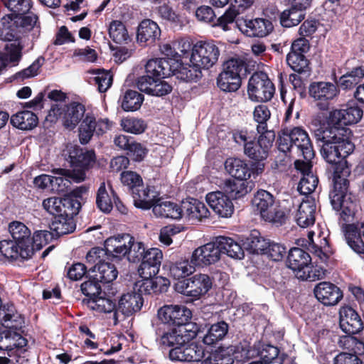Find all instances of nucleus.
Segmentation results:
<instances>
[{
    "label": "nucleus",
    "instance_id": "f257e3e1",
    "mask_svg": "<svg viewBox=\"0 0 364 364\" xmlns=\"http://www.w3.org/2000/svg\"><path fill=\"white\" fill-rule=\"evenodd\" d=\"M314 135L321 155L328 164V178H332L333 188L329 193L331 205L333 210H341V217L347 220L354 213V203L350 197L347 198L350 169L346 158L355 150L352 132L347 127H331L323 122L314 129Z\"/></svg>",
    "mask_w": 364,
    "mask_h": 364
},
{
    "label": "nucleus",
    "instance_id": "f03ea898",
    "mask_svg": "<svg viewBox=\"0 0 364 364\" xmlns=\"http://www.w3.org/2000/svg\"><path fill=\"white\" fill-rule=\"evenodd\" d=\"M223 254L235 259H242L245 256L240 245L232 238L218 236L195 249L191 257V263L197 267H207L219 262Z\"/></svg>",
    "mask_w": 364,
    "mask_h": 364
},
{
    "label": "nucleus",
    "instance_id": "7ed1b4c3",
    "mask_svg": "<svg viewBox=\"0 0 364 364\" xmlns=\"http://www.w3.org/2000/svg\"><path fill=\"white\" fill-rule=\"evenodd\" d=\"M170 67L164 60H149L145 65L144 74L137 77L138 89L147 95L163 97L171 92L172 86L162 80L170 77Z\"/></svg>",
    "mask_w": 364,
    "mask_h": 364
},
{
    "label": "nucleus",
    "instance_id": "20e7f679",
    "mask_svg": "<svg viewBox=\"0 0 364 364\" xmlns=\"http://www.w3.org/2000/svg\"><path fill=\"white\" fill-rule=\"evenodd\" d=\"M278 149L286 154L293 153L310 161L314 156L313 144L308 132L302 127H284L278 133Z\"/></svg>",
    "mask_w": 364,
    "mask_h": 364
},
{
    "label": "nucleus",
    "instance_id": "39448f33",
    "mask_svg": "<svg viewBox=\"0 0 364 364\" xmlns=\"http://www.w3.org/2000/svg\"><path fill=\"white\" fill-rule=\"evenodd\" d=\"M0 38L4 41H16L21 35L33 30L35 27L40 28L38 16L29 11L26 13H11L1 18Z\"/></svg>",
    "mask_w": 364,
    "mask_h": 364
},
{
    "label": "nucleus",
    "instance_id": "423d86ee",
    "mask_svg": "<svg viewBox=\"0 0 364 364\" xmlns=\"http://www.w3.org/2000/svg\"><path fill=\"white\" fill-rule=\"evenodd\" d=\"M4 321L15 322L10 327L0 331V350L6 351L8 356L21 357L27 351L28 341L18 331L24 323V318L21 315L6 314Z\"/></svg>",
    "mask_w": 364,
    "mask_h": 364
},
{
    "label": "nucleus",
    "instance_id": "0eeeda50",
    "mask_svg": "<svg viewBox=\"0 0 364 364\" xmlns=\"http://www.w3.org/2000/svg\"><path fill=\"white\" fill-rule=\"evenodd\" d=\"M120 181L124 186L127 188L131 193L134 205L136 208L142 210H149L153 203L149 200L155 194L156 187L146 185L144 187L141 176L134 171H123L120 174Z\"/></svg>",
    "mask_w": 364,
    "mask_h": 364
},
{
    "label": "nucleus",
    "instance_id": "6e6552de",
    "mask_svg": "<svg viewBox=\"0 0 364 364\" xmlns=\"http://www.w3.org/2000/svg\"><path fill=\"white\" fill-rule=\"evenodd\" d=\"M253 205L257 208L261 218L269 223L282 225L286 223L287 215L282 210L272 194L264 190H259L252 200Z\"/></svg>",
    "mask_w": 364,
    "mask_h": 364
},
{
    "label": "nucleus",
    "instance_id": "1a4fd4ad",
    "mask_svg": "<svg viewBox=\"0 0 364 364\" xmlns=\"http://www.w3.org/2000/svg\"><path fill=\"white\" fill-rule=\"evenodd\" d=\"M85 113V105L78 102H71L63 106L53 105L49 110L46 119L55 122L60 118L65 127L73 129L82 120Z\"/></svg>",
    "mask_w": 364,
    "mask_h": 364
},
{
    "label": "nucleus",
    "instance_id": "9d476101",
    "mask_svg": "<svg viewBox=\"0 0 364 364\" xmlns=\"http://www.w3.org/2000/svg\"><path fill=\"white\" fill-rule=\"evenodd\" d=\"M275 93V87L268 75L263 71L255 72L247 85V94L250 100L257 102L270 101Z\"/></svg>",
    "mask_w": 364,
    "mask_h": 364
},
{
    "label": "nucleus",
    "instance_id": "9b49d317",
    "mask_svg": "<svg viewBox=\"0 0 364 364\" xmlns=\"http://www.w3.org/2000/svg\"><path fill=\"white\" fill-rule=\"evenodd\" d=\"M213 279L206 274H196L187 279L177 282L176 290L185 296L199 299L212 289Z\"/></svg>",
    "mask_w": 364,
    "mask_h": 364
},
{
    "label": "nucleus",
    "instance_id": "f8f14e48",
    "mask_svg": "<svg viewBox=\"0 0 364 364\" xmlns=\"http://www.w3.org/2000/svg\"><path fill=\"white\" fill-rule=\"evenodd\" d=\"M68 160L76 173V182L83 181L85 171L93 166L96 161L94 150L83 149L77 145L68 146Z\"/></svg>",
    "mask_w": 364,
    "mask_h": 364
},
{
    "label": "nucleus",
    "instance_id": "ddd939ff",
    "mask_svg": "<svg viewBox=\"0 0 364 364\" xmlns=\"http://www.w3.org/2000/svg\"><path fill=\"white\" fill-rule=\"evenodd\" d=\"M363 111L355 102H348L341 109L328 112L324 123L331 127H346L345 126L358 123L362 118Z\"/></svg>",
    "mask_w": 364,
    "mask_h": 364
},
{
    "label": "nucleus",
    "instance_id": "4468645a",
    "mask_svg": "<svg viewBox=\"0 0 364 364\" xmlns=\"http://www.w3.org/2000/svg\"><path fill=\"white\" fill-rule=\"evenodd\" d=\"M219 56L220 50L214 41H198L192 47L190 62L208 69L217 63Z\"/></svg>",
    "mask_w": 364,
    "mask_h": 364
},
{
    "label": "nucleus",
    "instance_id": "2eb2a0df",
    "mask_svg": "<svg viewBox=\"0 0 364 364\" xmlns=\"http://www.w3.org/2000/svg\"><path fill=\"white\" fill-rule=\"evenodd\" d=\"M259 134V136L257 141L254 137L245 144L244 153L250 159L255 161V163L262 164V162L269 155V150L275 140L276 134L274 131Z\"/></svg>",
    "mask_w": 364,
    "mask_h": 364
},
{
    "label": "nucleus",
    "instance_id": "dca6fc26",
    "mask_svg": "<svg viewBox=\"0 0 364 364\" xmlns=\"http://www.w3.org/2000/svg\"><path fill=\"white\" fill-rule=\"evenodd\" d=\"M225 167L233 178L247 181V179L251 177L256 179L264 171V164L253 162L248 164L237 158H230L225 161Z\"/></svg>",
    "mask_w": 364,
    "mask_h": 364
},
{
    "label": "nucleus",
    "instance_id": "f3484780",
    "mask_svg": "<svg viewBox=\"0 0 364 364\" xmlns=\"http://www.w3.org/2000/svg\"><path fill=\"white\" fill-rule=\"evenodd\" d=\"M157 316L159 321L157 323L181 327L191 320L192 312L184 306L164 305L158 309Z\"/></svg>",
    "mask_w": 364,
    "mask_h": 364
},
{
    "label": "nucleus",
    "instance_id": "a211bd4d",
    "mask_svg": "<svg viewBox=\"0 0 364 364\" xmlns=\"http://www.w3.org/2000/svg\"><path fill=\"white\" fill-rule=\"evenodd\" d=\"M156 342L162 349H170L177 345L183 344L186 336L181 327L169 326L164 323H156L154 326Z\"/></svg>",
    "mask_w": 364,
    "mask_h": 364
},
{
    "label": "nucleus",
    "instance_id": "6ab92c4d",
    "mask_svg": "<svg viewBox=\"0 0 364 364\" xmlns=\"http://www.w3.org/2000/svg\"><path fill=\"white\" fill-rule=\"evenodd\" d=\"M338 94L336 85L330 82H312L309 86V95L314 101H318L317 107L321 110L328 109L329 102Z\"/></svg>",
    "mask_w": 364,
    "mask_h": 364
},
{
    "label": "nucleus",
    "instance_id": "aec40b11",
    "mask_svg": "<svg viewBox=\"0 0 364 364\" xmlns=\"http://www.w3.org/2000/svg\"><path fill=\"white\" fill-rule=\"evenodd\" d=\"M9 231L13 240L21 248V253L26 257H32L33 248L31 245V232L30 229L20 221H12L9 224Z\"/></svg>",
    "mask_w": 364,
    "mask_h": 364
},
{
    "label": "nucleus",
    "instance_id": "412c9836",
    "mask_svg": "<svg viewBox=\"0 0 364 364\" xmlns=\"http://www.w3.org/2000/svg\"><path fill=\"white\" fill-rule=\"evenodd\" d=\"M159 192L156 189L155 194L148 200L153 205L151 206L154 213L159 217L179 220L183 218L181 203L179 204L171 201H162L159 198Z\"/></svg>",
    "mask_w": 364,
    "mask_h": 364
},
{
    "label": "nucleus",
    "instance_id": "4be33fe9",
    "mask_svg": "<svg viewBox=\"0 0 364 364\" xmlns=\"http://www.w3.org/2000/svg\"><path fill=\"white\" fill-rule=\"evenodd\" d=\"M162 259L163 252L160 249L148 248L138 268L140 277H155L159 272Z\"/></svg>",
    "mask_w": 364,
    "mask_h": 364
},
{
    "label": "nucleus",
    "instance_id": "5701e85b",
    "mask_svg": "<svg viewBox=\"0 0 364 364\" xmlns=\"http://www.w3.org/2000/svg\"><path fill=\"white\" fill-rule=\"evenodd\" d=\"M316 298L325 306L337 304L343 296V291L336 284L330 282H321L314 288Z\"/></svg>",
    "mask_w": 364,
    "mask_h": 364
},
{
    "label": "nucleus",
    "instance_id": "b1692460",
    "mask_svg": "<svg viewBox=\"0 0 364 364\" xmlns=\"http://www.w3.org/2000/svg\"><path fill=\"white\" fill-rule=\"evenodd\" d=\"M78 213L75 207V209L72 208L70 211L55 215L50 225V230L55 232L57 237L73 232L76 229L75 216Z\"/></svg>",
    "mask_w": 364,
    "mask_h": 364
},
{
    "label": "nucleus",
    "instance_id": "393cba45",
    "mask_svg": "<svg viewBox=\"0 0 364 364\" xmlns=\"http://www.w3.org/2000/svg\"><path fill=\"white\" fill-rule=\"evenodd\" d=\"M340 327L348 335H354L363 331L364 325L358 312L346 306L340 310Z\"/></svg>",
    "mask_w": 364,
    "mask_h": 364
},
{
    "label": "nucleus",
    "instance_id": "a878e982",
    "mask_svg": "<svg viewBox=\"0 0 364 364\" xmlns=\"http://www.w3.org/2000/svg\"><path fill=\"white\" fill-rule=\"evenodd\" d=\"M160 36L161 29L159 25L151 19H144L137 26L136 41L140 46H152L160 38Z\"/></svg>",
    "mask_w": 364,
    "mask_h": 364
},
{
    "label": "nucleus",
    "instance_id": "bb28decb",
    "mask_svg": "<svg viewBox=\"0 0 364 364\" xmlns=\"http://www.w3.org/2000/svg\"><path fill=\"white\" fill-rule=\"evenodd\" d=\"M142 279L138 281L135 286L137 292L142 296L144 295L159 294L166 292L170 285L169 280L163 277H141Z\"/></svg>",
    "mask_w": 364,
    "mask_h": 364
},
{
    "label": "nucleus",
    "instance_id": "cd10ccee",
    "mask_svg": "<svg viewBox=\"0 0 364 364\" xmlns=\"http://www.w3.org/2000/svg\"><path fill=\"white\" fill-rule=\"evenodd\" d=\"M345 240L355 253L364 254V223L346 224L343 227Z\"/></svg>",
    "mask_w": 364,
    "mask_h": 364
},
{
    "label": "nucleus",
    "instance_id": "c85d7f7f",
    "mask_svg": "<svg viewBox=\"0 0 364 364\" xmlns=\"http://www.w3.org/2000/svg\"><path fill=\"white\" fill-rule=\"evenodd\" d=\"M206 201L213 211L222 218H229L234 212L232 200L222 191L207 194Z\"/></svg>",
    "mask_w": 364,
    "mask_h": 364
},
{
    "label": "nucleus",
    "instance_id": "c756f323",
    "mask_svg": "<svg viewBox=\"0 0 364 364\" xmlns=\"http://www.w3.org/2000/svg\"><path fill=\"white\" fill-rule=\"evenodd\" d=\"M169 61L170 77L175 75L178 79L185 82H196L201 77L200 66H198L196 63L184 65L181 60L180 61Z\"/></svg>",
    "mask_w": 364,
    "mask_h": 364
},
{
    "label": "nucleus",
    "instance_id": "7c9ffc66",
    "mask_svg": "<svg viewBox=\"0 0 364 364\" xmlns=\"http://www.w3.org/2000/svg\"><path fill=\"white\" fill-rule=\"evenodd\" d=\"M186 363H194L202 360V364H219V355L218 353H205L203 347L195 342L188 343L186 339Z\"/></svg>",
    "mask_w": 364,
    "mask_h": 364
},
{
    "label": "nucleus",
    "instance_id": "2f4dec72",
    "mask_svg": "<svg viewBox=\"0 0 364 364\" xmlns=\"http://www.w3.org/2000/svg\"><path fill=\"white\" fill-rule=\"evenodd\" d=\"M296 3L289 9L283 11L279 15V21L282 27L291 28L297 26L305 17L304 11L309 7V3Z\"/></svg>",
    "mask_w": 364,
    "mask_h": 364
},
{
    "label": "nucleus",
    "instance_id": "473e14b6",
    "mask_svg": "<svg viewBox=\"0 0 364 364\" xmlns=\"http://www.w3.org/2000/svg\"><path fill=\"white\" fill-rule=\"evenodd\" d=\"M311 258L309 254L299 247H292L287 256V266L292 269L296 277L299 279L305 268H308Z\"/></svg>",
    "mask_w": 364,
    "mask_h": 364
},
{
    "label": "nucleus",
    "instance_id": "72a5a7b5",
    "mask_svg": "<svg viewBox=\"0 0 364 364\" xmlns=\"http://www.w3.org/2000/svg\"><path fill=\"white\" fill-rule=\"evenodd\" d=\"M143 304L144 299L141 294L136 291L124 294L119 300L117 311L125 316H130L139 311Z\"/></svg>",
    "mask_w": 364,
    "mask_h": 364
},
{
    "label": "nucleus",
    "instance_id": "f704fd0d",
    "mask_svg": "<svg viewBox=\"0 0 364 364\" xmlns=\"http://www.w3.org/2000/svg\"><path fill=\"white\" fill-rule=\"evenodd\" d=\"M245 26L246 29L243 32L250 37L263 38L268 36L274 29L270 20L260 18L245 20Z\"/></svg>",
    "mask_w": 364,
    "mask_h": 364
},
{
    "label": "nucleus",
    "instance_id": "c9c22d12",
    "mask_svg": "<svg viewBox=\"0 0 364 364\" xmlns=\"http://www.w3.org/2000/svg\"><path fill=\"white\" fill-rule=\"evenodd\" d=\"M183 218L200 220L206 217L208 209L205 204L193 198H187L181 202Z\"/></svg>",
    "mask_w": 364,
    "mask_h": 364
},
{
    "label": "nucleus",
    "instance_id": "e433bc0d",
    "mask_svg": "<svg viewBox=\"0 0 364 364\" xmlns=\"http://www.w3.org/2000/svg\"><path fill=\"white\" fill-rule=\"evenodd\" d=\"M82 304L87 305L89 309L100 313H110L114 311L113 318L114 323H117V306L110 299L99 295L95 299H83Z\"/></svg>",
    "mask_w": 364,
    "mask_h": 364
},
{
    "label": "nucleus",
    "instance_id": "4c0bfd02",
    "mask_svg": "<svg viewBox=\"0 0 364 364\" xmlns=\"http://www.w3.org/2000/svg\"><path fill=\"white\" fill-rule=\"evenodd\" d=\"M116 194L112 186L100 183L96 194V205L104 213H109L113 209V199Z\"/></svg>",
    "mask_w": 364,
    "mask_h": 364
},
{
    "label": "nucleus",
    "instance_id": "58836bf2",
    "mask_svg": "<svg viewBox=\"0 0 364 364\" xmlns=\"http://www.w3.org/2000/svg\"><path fill=\"white\" fill-rule=\"evenodd\" d=\"M23 46L20 42L9 43L5 46L6 51L0 53V72L5 69L9 63L17 65L22 58V50Z\"/></svg>",
    "mask_w": 364,
    "mask_h": 364
},
{
    "label": "nucleus",
    "instance_id": "ea45409f",
    "mask_svg": "<svg viewBox=\"0 0 364 364\" xmlns=\"http://www.w3.org/2000/svg\"><path fill=\"white\" fill-rule=\"evenodd\" d=\"M364 77V67L356 66L352 70L346 72L336 81V86L338 90H350L355 87Z\"/></svg>",
    "mask_w": 364,
    "mask_h": 364
},
{
    "label": "nucleus",
    "instance_id": "a19ab883",
    "mask_svg": "<svg viewBox=\"0 0 364 364\" xmlns=\"http://www.w3.org/2000/svg\"><path fill=\"white\" fill-rule=\"evenodd\" d=\"M70 198L50 197L43 201V208L54 217L60 213L75 209V203Z\"/></svg>",
    "mask_w": 364,
    "mask_h": 364
},
{
    "label": "nucleus",
    "instance_id": "79ce46f5",
    "mask_svg": "<svg viewBox=\"0 0 364 364\" xmlns=\"http://www.w3.org/2000/svg\"><path fill=\"white\" fill-rule=\"evenodd\" d=\"M10 122L14 127L19 129L31 130L37 126L38 119L33 112L23 110L13 114Z\"/></svg>",
    "mask_w": 364,
    "mask_h": 364
},
{
    "label": "nucleus",
    "instance_id": "37998d69",
    "mask_svg": "<svg viewBox=\"0 0 364 364\" xmlns=\"http://www.w3.org/2000/svg\"><path fill=\"white\" fill-rule=\"evenodd\" d=\"M229 325L224 321L212 324L203 338L205 345L213 346L222 341L227 335Z\"/></svg>",
    "mask_w": 364,
    "mask_h": 364
},
{
    "label": "nucleus",
    "instance_id": "c03bdc74",
    "mask_svg": "<svg viewBox=\"0 0 364 364\" xmlns=\"http://www.w3.org/2000/svg\"><path fill=\"white\" fill-rule=\"evenodd\" d=\"M248 183L246 180L230 178L225 181L223 190L230 199L240 198L250 191Z\"/></svg>",
    "mask_w": 364,
    "mask_h": 364
},
{
    "label": "nucleus",
    "instance_id": "a18cd8bd",
    "mask_svg": "<svg viewBox=\"0 0 364 364\" xmlns=\"http://www.w3.org/2000/svg\"><path fill=\"white\" fill-rule=\"evenodd\" d=\"M109 38L117 44H128L132 41L125 24L119 20H112L108 26Z\"/></svg>",
    "mask_w": 364,
    "mask_h": 364
},
{
    "label": "nucleus",
    "instance_id": "49530a36",
    "mask_svg": "<svg viewBox=\"0 0 364 364\" xmlns=\"http://www.w3.org/2000/svg\"><path fill=\"white\" fill-rule=\"evenodd\" d=\"M269 240V239L262 237L257 230H252L244 240L243 245L250 252L262 255L267 250L265 247Z\"/></svg>",
    "mask_w": 364,
    "mask_h": 364
},
{
    "label": "nucleus",
    "instance_id": "de8ad7c7",
    "mask_svg": "<svg viewBox=\"0 0 364 364\" xmlns=\"http://www.w3.org/2000/svg\"><path fill=\"white\" fill-rule=\"evenodd\" d=\"M316 205L309 201L302 202L296 215V223L301 228H307L314 224Z\"/></svg>",
    "mask_w": 364,
    "mask_h": 364
},
{
    "label": "nucleus",
    "instance_id": "09e8293b",
    "mask_svg": "<svg viewBox=\"0 0 364 364\" xmlns=\"http://www.w3.org/2000/svg\"><path fill=\"white\" fill-rule=\"evenodd\" d=\"M112 262V260L105 259L102 263L99 264L96 272L93 273L102 284L111 283L117 277L118 271Z\"/></svg>",
    "mask_w": 364,
    "mask_h": 364
},
{
    "label": "nucleus",
    "instance_id": "8fccbe9b",
    "mask_svg": "<svg viewBox=\"0 0 364 364\" xmlns=\"http://www.w3.org/2000/svg\"><path fill=\"white\" fill-rule=\"evenodd\" d=\"M217 85L224 92H235L240 87L241 80L239 75H234L223 69L217 78Z\"/></svg>",
    "mask_w": 364,
    "mask_h": 364
},
{
    "label": "nucleus",
    "instance_id": "3c124183",
    "mask_svg": "<svg viewBox=\"0 0 364 364\" xmlns=\"http://www.w3.org/2000/svg\"><path fill=\"white\" fill-rule=\"evenodd\" d=\"M144 100V95L140 92L127 90L122 99L121 107L125 112L136 111L141 107Z\"/></svg>",
    "mask_w": 364,
    "mask_h": 364
},
{
    "label": "nucleus",
    "instance_id": "603ef678",
    "mask_svg": "<svg viewBox=\"0 0 364 364\" xmlns=\"http://www.w3.org/2000/svg\"><path fill=\"white\" fill-rule=\"evenodd\" d=\"M92 73L95 76L90 78L89 83L97 86L100 92H105L112 85L113 76L111 72L104 69L93 70Z\"/></svg>",
    "mask_w": 364,
    "mask_h": 364
},
{
    "label": "nucleus",
    "instance_id": "864d4df0",
    "mask_svg": "<svg viewBox=\"0 0 364 364\" xmlns=\"http://www.w3.org/2000/svg\"><path fill=\"white\" fill-rule=\"evenodd\" d=\"M286 62L288 66L298 74H306L310 73V60L305 55L287 54Z\"/></svg>",
    "mask_w": 364,
    "mask_h": 364
},
{
    "label": "nucleus",
    "instance_id": "5fc2aeb1",
    "mask_svg": "<svg viewBox=\"0 0 364 364\" xmlns=\"http://www.w3.org/2000/svg\"><path fill=\"white\" fill-rule=\"evenodd\" d=\"M196 266L193 265L188 259L176 262L171 264L169 268V274L178 282L187 279L194 271Z\"/></svg>",
    "mask_w": 364,
    "mask_h": 364
},
{
    "label": "nucleus",
    "instance_id": "6e6d98bb",
    "mask_svg": "<svg viewBox=\"0 0 364 364\" xmlns=\"http://www.w3.org/2000/svg\"><path fill=\"white\" fill-rule=\"evenodd\" d=\"M0 255L11 260H16L19 257L23 259H28L31 257H26L21 253V248L18 247L17 242L14 240H4L0 241Z\"/></svg>",
    "mask_w": 364,
    "mask_h": 364
},
{
    "label": "nucleus",
    "instance_id": "4d7b16f0",
    "mask_svg": "<svg viewBox=\"0 0 364 364\" xmlns=\"http://www.w3.org/2000/svg\"><path fill=\"white\" fill-rule=\"evenodd\" d=\"M87 280L82 282L80 285L82 293L86 296L85 299H95L102 294L101 282L98 280L97 277L92 274L86 276Z\"/></svg>",
    "mask_w": 364,
    "mask_h": 364
},
{
    "label": "nucleus",
    "instance_id": "13d9d810",
    "mask_svg": "<svg viewBox=\"0 0 364 364\" xmlns=\"http://www.w3.org/2000/svg\"><path fill=\"white\" fill-rule=\"evenodd\" d=\"M223 69L231 73L232 75H239V79L246 77L250 73L247 64L245 60L240 58H232L225 61L223 65Z\"/></svg>",
    "mask_w": 364,
    "mask_h": 364
},
{
    "label": "nucleus",
    "instance_id": "bf43d9fd",
    "mask_svg": "<svg viewBox=\"0 0 364 364\" xmlns=\"http://www.w3.org/2000/svg\"><path fill=\"white\" fill-rule=\"evenodd\" d=\"M127 243L129 244V252L127 253V259L131 262H140L143 256L148 250L142 242L136 241L135 238L130 235H127Z\"/></svg>",
    "mask_w": 364,
    "mask_h": 364
},
{
    "label": "nucleus",
    "instance_id": "052dcab7",
    "mask_svg": "<svg viewBox=\"0 0 364 364\" xmlns=\"http://www.w3.org/2000/svg\"><path fill=\"white\" fill-rule=\"evenodd\" d=\"M120 126L124 132L134 134H142L147 129V124L144 119L134 117L122 118Z\"/></svg>",
    "mask_w": 364,
    "mask_h": 364
},
{
    "label": "nucleus",
    "instance_id": "680f3d73",
    "mask_svg": "<svg viewBox=\"0 0 364 364\" xmlns=\"http://www.w3.org/2000/svg\"><path fill=\"white\" fill-rule=\"evenodd\" d=\"M270 117L271 112L267 105L261 104L255 107L253 117L258 123L256 128L257 133H266V132L270 131L267 129V122L269 119Z\"/></svg>",
    "mask_w": 364,
    "mask_h": 364
},
{
    "label": "nucleus",
    "instance_id": "e2e57ef3",
    "mask_svg": "<svg viewBox=\"0 0 364 364\" xmlns=\"http://www.w3.org/2000/svg\"><path fill=\"white\" fill-rule=\"evenodd\" d=\"M239 15L233 7H229L219 18H215L213 27H218L224 31H228L234 27L235 18Z\"/></svg>",
    "mask_w": 364,
    "mask_h": 364
},
{
    "label": "nucleus",
    "instance_id": "0e129e2a",
    "mask_svg": "<svg viewBox=\"0 0 364 364\" xmlns=\"http://www.w3.org/2000/svg\"><path fill=\"white\" fill-rule=\"evenodd\" d=\"M265 248L267 250L264 251L262 255H266L268 259L274 262L282 261L287 254V247L283 244L270 240Z\"/></svg>",
    "mask_w": 364,
    "mask_h": 364
},
{
    "label": "nucleus",
    "instance_id": "69168bd1",
    "mask_svg": "<svg viewBox=\"0 0 364 364\" xmlns=\"http://www.w3.org/2000/svg\"><path fill=\"white\" fill-rule=\"evenodd\" d=\"M106 250L99 247H92L86 255V261L90 264L94 266L89 268L92 273L96 272V269L99 264L102 263L107 259Z\"/></svg>",
    "mask_w": 364,
    "mask_h": 364
},
{
    "label": "nucleus",
    "instance_id": "338daca9",
    "mask_svg": "<svg viewBox=\"0 0 364 364\" xmlns=\"http://www.w3.org/2000/svg\"><path fill=\"white\" fill-rule=\"evenodd\" d=\"M318 183V178L312 172L304 174L298 184V191L302 195H308L314 192Z\"/></svg>",
    "mask_w": 364,
    "mask_h": 364
},
{
    "label": "nucleus",
    "instance_id": "774afa93",
    "mask_svg": "<svg viewBox=\"0 0 364 364\" xmlns=\"http://www.w3.org/2000/svg\"><path fill=\"white\" fill-rule=\"evenodd\" d=\"M326 269L318 264L313 265L311 261L308 264V268L304 269V272L300 276L299 279L304 281H315L321 279L326 276Z\"/></svg>",
    "mask_w": 364,
    "mask_h": 364
}]
</instances>
